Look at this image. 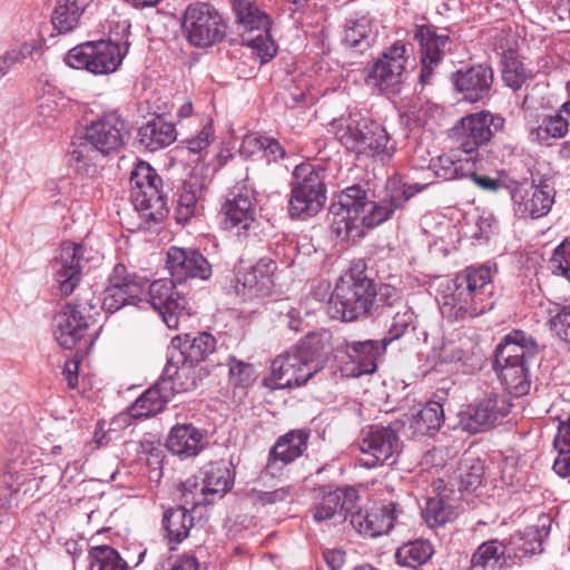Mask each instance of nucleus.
Returning <instances> with one entry per match:
<instances>
[{"instance_id": "nucleus-63", "label": "nucleus", "mask_w": 570, "mask_h": 570, "mask_svg": "<svg viewBox=\"0 0 570 570\" xmlns=\"http://www.w3.org/2000/svg\"><path fill=\"white\" fill-rule=\"evenodd\" d=\"M551 330L563 341L570 343V304L563 306L550 320Z\"/></svg>"}, {"instance_id": "nucleus-49", "label": "nucleus", "mask_w": 570, "mask_h": 570, "mask_svg": "<svg viewBox=\"0 0 570 570\" xmlns=\"http://www.w3.org/2000/svg\"><path fill=\"white\" fill-rule=\"evenodd\" d=\"M444 422L443 407L439 402L426 403L413 417L411 426L419 434H433Z\"/></svg>"}, {"instance_id": "nucleus-56", "label": "nucleus", "mask_w": 570, "mask_h": 570, "mask_svg": "<svg viewBox=\"0 0 570 570\" xmlns=\"http://www.w3.org/2000/svg\"><path fill=\"white\" fill-rule=\"evenodd\" d=\"M553 446L558 452V456L553 463V469L568 473V469L570 466V417L567 421H561L559 423Z\"/></svg>"}, {"instance_id": "nucleus-48", "label": "nucleus", "mask_w": 570, "mask_h": 570, "mask_svg": "<svg viewBox=\"0 0 570 570\" xmlns=\"http://www.w3.org/2000/svg\"><path fill=\"white\" fill-rule=\"evenodd\" d=\"M550 533V520L548 517H540L538 523L534 525L527 527L522 535L524 540L521 546V550L514 551V558H523L528 554H534L542 551V542L548 538Z\"/></svg>"}, {"instance_id": "nucleus-62", "label": "nucleus", "mask_w": 570, "mask_h": 570, "mask_svg": "<svg viewBox=\"0 0 570 570\" xmlns=\"http://www.w3.org/2000/svg\"><path fill=\"white\" fill-rule=\"evenodd\" d=\"M214 139V128L212 122H207L200 131L185 140L186 148L191 154L200 155L205 151Z\"/></svg>"}, {"instance_id": "nucleus-7", "label": "nucleus", "mask_w": 570, "mask_h": 570, "mask_svg": "<svg viewBox=\"0 0 570 570\" xmlns=\"http://www.w3.org/2000/svg\"><path fill=\"white\" fill-rule=\"evenodd\" d=\"M324 170L311 163L297 165L292 174L288 212L292 217H309L325 204Z\"/></svg>"}, {"instance_id": "nucleus-40", "label": "nucleus", "mask_w": 570, "mask_h": 570, "mask_svg": "<svg viewBox=\"0 0 570 570\" xmlns=\"http://www.w3.org/2000/svg\"><path fill=\"white\" fill-rule=\"evenodd\" d=\"M386 291L387 292L384 293V295L392 297V306L396 307V311L390 315L392 317V323L386 335L383 337V340L390 345L393 341L405 334L409 328H415V315L412 308L402 299L395 288H387Z\"/></svg>"}, {"instance_id": "nucleus-24", "label": "nucleus", "mask_w": 570, "mask_h": 570, "mask_svg": "<svg viewBox=\"0 0 570 570\" xmlns=\"http://www.w3.org/2000/svg\"><path fill=\"white\" fill-rule=\"evenodd\" d=\"M167 268L178 283L198 277L207 279L212 267L207 259L196 249L173 246L167 252Z\"/></svg>"}, {"instance_id": "nucleus-42", "label": "nucleus", "mask_w": 570, "mask_h": 570, "mask_svg": "<svg viewBox=\"0 0 570 570\" xmlns=\"http://www.w3.org/2000/svg\"><path fill=\"white\" fill-rule=\"evenodd\" d=\"M179 363L174 362L169 373L164 371L161 380H167L174 387V395L176 393L193 391L198 386V382L202 380L204 367L198 366L195 363L187 361H180Z\"/></svg>"}, {"instance_id": "nucleus-31", "label": "nucleus", "mask_w": 570, "mask_h": 570, "mask_svg": "<svg viewBox=\"0 0 570 570\" xmlns=\"http://www.w3.org/2000/svg\"><path fill=\"white\" fill-rule=\"evenodd\" d=\"M438 358L443 363H458L464 373L479 368L482 354L478 344L470 337L443 343L438 352Z\"/></svg>"}, {"instance_id": "nucleus-3", "label": "nucleus", "mask_w": 570, "mask_h": 570, "mask_svg": "<svg viewBox=\"0 0 570 570\" xmlns=\"http://www.w3.org/2000/svg\"><path fill=\"white\" fill-rule=\"evenodd\" d=\"M538 353L535 341L522 331H513L497 346L494 368L501 383L515 396L530 391L529 360Z\"/></svg>"}, {"instance_id": "nucleus-9", "label": "nucleus", "mask_w": 570, "mask_h": 570, "mask_svg": "<svg viewBox=\"0 0 570 570\" xmlns=\"http://www.w3.org/2000/svg\"><path fill=\"white\" fill-rule=\"evenodd\" d=\"M368 205L367 191L361 185L348 186L338 194L337 202L331 206V228L337 238L355 242L363 236L358 220Z\"/></svg>"}, {"instance_id": "nucleus-41", "label": "nucleus", "mask_w": 570, "mask_h": 570, "mask_svg": "<svg viewBox=\"0 0 570 570\" xmlns=\"http://www.w3.org/2000/svg\"><path fill=\"white\" fill-rule=\"evenodd\" d=\"M233 9L238 23L244 29L242 33L252 36L254 32L269 31V17L250 0H233Z\"/></svg>"}, {"instance_id": "nucleus-57", "label": "nucleus", "mask_w": 570, "mask_h": 570, "mask_svg": "<svg viewBox=\"0 0 570 570\" xmlns=\"http://www.w3.org/2000/svg\"><path fill=\"white\" fill-rule=\"evenodd\" d=\"M242 38L252 49V52L261 59L262 63L267 62L276 55L277 46L269 31L256 32L252 36L242 33Z\"/></svg>"}, {"instance_id": "nucleus-29", "label": "nucleus", "mask_w": 570, "mask_h": 570, "mask_svg": "<svg viewBox=\"0 0 570 570\" xmlns=\"http://www.w3.org/2000/svg\"><path fill=\"white\" fill-rule=\"evenodd\" d=\"M357 491L353 488L330 492L315 507L314 519L316 521L334 520L340 523L357 508Z\"/></svg>"}, {"instance_id": "nucleus-13", "label": "nucleus", "mask_w": 570, "mask_h": 570, "mask_svg": "<svg viewBox=\"0 0 570 570\" xmlns=\"http://www.w3.org/2000/svg\"><path fill=\"white\" fill-rule=\"evenodd\" d=\"M428 184H406L400 178H390L385 185V195L379 203H370L360 217L361 228H374L392 217L417 193L424 190Z\"/></svg>"}, {"instance_id": "nucleus-5", "label": "nucleus", "mask_w": 570, "mask_h": 570, "mask_svg": "<svg viewBox=\"0 0 570 570\" xmlns=\"http://www.w3.org/2000/svg\"><path fill=\"white\" fill-rule=\"evenodd\" d=\"M131 200L135 209L146 222L161 220L168 209L163 193V179L146 161H137L130 173Z\"/></svg>"}, {"instance_id": "nucleus-32", "label": "nucleus", "mask_w": 570, "mask_h": 570, "mask_svg": "<svg viewBox=\"0 0 570 570\" xmlns=\"http://www.w3.org/2000/svg\"><path fill=\"white\" fill-rule=\"evenodd\" d=\"M167 449L181 458L196 456L207 444L203 430L189 423L176 424L167 438Z\"/></svg>"}, {"instance_id": "nucleus-20", "label": "nucleus", "mask_w": 570, "mask_h": 570, "mask_svg": "<svg viewBox=\"0 0 570 570\" xmlns=\"http://www.w3.org/2000/svg\"><path fill=\"white\" fill-rule=\"evenodd\" d=\"M493 120L489 111L470 114L452 128V137L462 151L472 154L491 140Z\"/></svg>"}, {"instance_id": "nucleus-44", "label": "nucleus", "mask_w": 570, "mask_h": 570, "mask_svg": "<svg viewBox=\"0 0 570 570\" xmlns=\"http://www.w3.org/2000/svg\"><path fill=\"white\" fill-rule=\"evenodd\" d=\"M190 504H184L169 509L163 518V525L170 542L180 543L185 540L194 525V518L188 511Z\"/></svg>"}, {"instance_id": "nucleus-35", "label": "nucleus", "mask_w": 570, "mask_h": 570, "mask_svg": "<svg viewBox=\"0 0 570 570\" xmlns=\"http://www.w3.org/2000/svg\"><path fill=\"white\" fill-rule=\"evenodd\" d=\"M174 396V387L167 380H159L128 407V415L135 420L146 419L163 411Z\"/></svg>"}, {"instance_id": "nucleus-10", "label": "nucleus", "mask_w": 570, "mask_h": 570, "mask_svg": "<svg viewBox=\"0 0 570 570\" xmlns=\"http://www.w3.org/2000/svg\"><path fill=\"white\" fill-rule=\"evenodd\" d=\"M321 370V361L308 358L304 351L294 346L273 361L266 385L273 390L302 386Z\"/></svg>"}, {"instance_id": "nucleus-26", "label": "nucleus", "mask_w": 570, "mask_h": 570, "mask_svg": "<svg viewBox=\"0 0 570 570\" xmlns=\"http://www.w3.org/2000/svg\"><path fill=\"white\" fill-rule=\"evenodd\" d=\"M276 265L271 259H261L248 269H239L236 274L235 288L247 298L264 296L269 293L274 282L273 273Z\"/></svg>"}, {"instance_id": "nucleus-50", "label": "nucleus", "mask_w": 570, "mask_h": 570, "mask_svg": "<svg viewBox=\"0 0 570 570\" xmlns=\"http://www.w3.org/2000/svg\"><path fill=\"white\" fill-rule=\"evenodd\" d=\"M90 570H128V563L109 546L92 547L89 551Z\"/></svg>"}, {"instance_id": "nucleus-16", "label": "nucleus", "mask_w": 570, "mask_h": 570, "mask_svg": "<svg viewBox=\"0 0 570 570\" xmlns=\"http://www.w3.org/2000/svg\"><path fill=\"white\" fill-rule=\"evenodd\" d=\"M86 266L85 248L81 244L66 242L52 261V277L56 295L67 297L79 285Z\"/></svg>"}, {"instance_id": "nucleus-59", "label": "nucleus", "mask_w": 570, "mask_h": 570, "mask_svg": "<svg viewBox=\"0 0 570 570\" xmlns=\"http://www.w3.org/2000/svg\"><path fill=\"white\" fill-rule=\"evenodd\" d=\"M483 468L479 461L471 464L464 461L459 469V489L463 491H473L482 482Z\"/></svg>"}, {"instance_id": "nucleus-2", "label": "nucleus", "mask_w": 570, "mask_h": 570, "mask_svg": "<svg viewBox=\"0 0 570 570\" xmlns=\"http://www.w3.org/2000/svg\"><path fill=\"white\" fill-rule=\"evenodd\" d=\"M330 127L340 142L351 151L361 154L370 150L374 157L385 161L396 149L385 128L357 109L333 119Z\"/></svg>"}, {"instance_id": "nucleus-18", "label": "nucleus", "mask_w": 570, "mask_h": 570, "mask_svg": "<svg viewBox=\"0 0 570 570\" xmlns=\"http://www.w3.org/2000/svg\"><path fill=\"white\" fill-rule=\"evenodd\" d=\"M129 137L128 122L116 111L91 121L85 134V138L105 155L118 151Z\"/></svg>"}, {"instance_id": "nucleus-54", "label": "nucleus", "mask_w": 570, "mask_h": 570, "mask_svg": "<svg viewBox=\"0 0 570 570\" xmlns=\"http://www.w3.org/2000/svg\"><path fill=\"white\" fill-rule=\"evenodd\" d=\"M331 333L328 331H322L318 333H311L298 344L296 347L299 351H304L308 358L322 362V368L324 367L326 355L331 351Z\"/></svg>"}, {"instance_id": "nucleus-8", "label": "nucleus", "mask_w": 570, "mask_h": 570, "mask_svg": "<svg viewBox=\"0 0 570 570\" xmlns=\"http://www.w3.org/2000/svg\"><path fill=\"white\" fill-rule=\"evenodd\" d=\"M222 14L208 3L189 4L183 14L181 30L194 47L207 48L220 42L226 36Z\"/></svg>"}, {"instance_id": "nucleus-58", "label": "nucleus", "mask_w": 570, "mask_h": 570, "mask_svg": "<svg viewBox=\"0 0 570 570\" xmlns=\"http://www.w3.org/2000/svg\"><path fill=\"white\" fill-rule=\"evenodd\" d=\"M228 371L229 380L236 386H248L256 379L254 366L234 356L228 358Z\"/></svg>"}, {"instance_id": "nucleus-52", "label": "nucleus", "mask_w": 570, "mask_h": 570, "mask_svg": "<svg viewBox=\"0 0 570 570\" xmlns=\"http://www.w3.org/2000/svg\"><path fill=\"white\" fill-rule=\"evenodd\" d=\"M431 167L438 177L452 180L468 177L469 168L473 164L469 159H456L453 155L444 154L432 160Z\"/></svg>"}, {"instance_id": "nucleus-30", "label": "nucleus", "mask_w": 570, "mask_h": 570, "mask_svg": "<svg viewBox=\"0 0 570 570\" xmlns=\"http://www.w3.org/2000/svg\"><path fill=\"white\" fill-rule=\"evenodd\" d=\"M514 213L523 218L537 219L546 216L553 204L552 189L546 186H532L529 190L515 189L512 193Z\"/></svg>"}, {"instance_id": "nucleus-25", "label": "nucleus", "mask_w": 570, "mask_h": 570, "mask_svg": "<svg viewBox=\"0 0 570 570\" xmlns=\"http://www.w3.org/2000/svg\"><path fill=\"white\" fill-rule=\"evenodd\" d=\"M399 513V504L390 502L371 511L354 509L350 515V522L361 534L375 538L387 533L393 528Z\"/></svg>"}, {"instance_id": "nucleus-28", "label": "nucleus", "mask_w": 570, "mask_h": 570, "mask_svg": "<svg viewBox=\"0 0 570 570\" xmlns=\"http://www.w3.org/2000/svg\"><path fill=\"white\" fill-rule=\"evenodd\" d=\"M88 327L79 306L67 304L55 317V338L65 350H71Z\"/></svg>"}, {"instance_id": "nucleus-47", "label": "nucleus", "mask_w": 570, "mask_h": 570, "mask_svg": "<svg viewBox=\"0 0 570 570\" xmlns=\"http://www.w3.org/2000/svg\"><path fill=\"white\" fill-rule=\"evenodd\" d=\"M432 546L425 540H414L401 546L395 552L396 562L402 567L416 569L430 560Z\"/></svg>"}, {"instance_id": "nucleus-34", "label": "nucleus", "mask_w": 570, "mask_h": 570, "mask_svg": "<svg viewBox=\"0 0 570 570\" xmlns=\"http://www.w3.org/2000/svg\"><path fill=\"white\" fill-rule=\"evenodd\" d=\"M387 345L383 337L380 340L346 341L345 352L357 366L356 375L373 374Z\"/></svg>"}, {"instance_id": "nucleus-45", "label": "nucleus", "mask_w": 570, "mask_h": 570, "mask_svg": "<svg viewBox=\"0 0 570 570\" xmlns=\"http://www.w3.org/2000/svg\"><path fill=\"white\" fill-rule=\"evenodd\" d=\"M540 72V68L525 66L512 53L505 55L502 66V79L512 90H519L523 85Z\"/></svg>"}, {"instance_id": "nucleus-19", "label": "nucleus", "mask_w": 570, "mask_h": 570, "mask_svg": "<svg viewBox=\"0 0 570 570\" xmlns=\"http://www.w3.org/2000/svg\"><path fill=\"white\" fill-rule=\"evenodd\" d=\"M255 191L244 181L236 184L228 193L222 207L226 229L248 230L255 222Z\"/></svg>"}, {"instance_id": "nucleus-4", "label": "nucleus", "mask_w": 570, "mask_h": 570, "mask_svg": "<svg viewBox=\"0 0 570 570\" xmlns=\"http://www.w3.org/2000/svg\"><path fill=\"white\" fill-rule=\"evenodd\" d=\"M377 296L375 283L358 274H348L340 279L328 302L332 318L352 322L368 314Z\"/></svg>"}, {"instance_id": "nucleus-46", "label": "nucleus", "mask_w": 570, "mask_h": 570, "mask_svg": "<svg viewBox=\"0 0 570 570\" xmlns=\"http://www.w3.org/2000/svg\"><path fill=\"white\" fill-rule=\"evenodd\" d=\"M374 39L375 36L367 18L362 17L346 22L343 41L348 48L363 52L371 46Z\"/></svg>"}, {"instance_id": "nucleus-64", "label": "nucleus", "mask_w": 570, "mask_h": 570, "mask_svg": "<svg viewBox=\"0 0 570 570\" xmlns=\"http://www.w3.org/2000/svg\"><path fill=\"white\" fill-rule=\"evenodd\" d=\"M265 141V136L257 134L246 135L240 144L239 153L246 158L253 157L257 154H263Z\"/></svg>"}, {"instance_id": "nucleus-43", "label": "nucleus", "mask_w": 570, "mask_h": 570, "mask_svg": "<svg viewBox=\"0 0 570 570\" xmlns=\"http://www.w3.org/2000/svg\"><path fill=\"white\" fill-rule=\"evenodd\" d=\"M105 156L86 138L72 144L70 164L82 176L92 177L98 173L99 160Z\"/></svg>"}, {"instance_id": "nucleus-27", "label": "nucleus", "mask_w": 570, "mask_h": 570, "mask_svg": "<svg viewBox=\"0 0 570 570\" xmlns=\"http://www.w3.org/2000/svg\"><path fill=\"white\" fill-rule=\"evenodd\" d=\"M455 89L470 102H476L490 95L493 71L485 65H478L453 75Z\"/></svg>"}, {"instance_id": "nucleus-55", "label": "nucleus", "mask_w": 570, "mask_h": 570, "mask_svg": "<svg viewBox=\"0 0 570 570\" xmlns=\"http://www.w3.org/2000/svg\"><path fill=\"white\" fill-rule=\"evenodd\" d=\"M507 549L499 540H490L482 543L471 558L473 568L482 569L493 568L501 558L505 556Z\"/></svg>"}, {"instance_id": "nucleus-53", "label": "nucleus", "mask_w": 570, "mask_h": 570, "mask_svg": "<svg viewBox=\"0 0 570 570\" xmlns=\"http://www.w3.org/2000/svg\"><path fill=\"white\" fill-rule=\"evenodd\" d=\"M455 517V507L443 497L430 498L423 510V518L431 528L441 527Z\"/></svg>"}, {"instance_id": "nucleus-11", "label": "nucleus", "mask_w": 570, "mask_h": 570, "mask_svg": "<svg viewBox=\"0 0 570 570\" xmlns=\"http://www.w3.org/2000/svg\"><path fill=\"white\" fill-rule=\"evenodd\" d=\"M399 430L397 422L387 426L371 425L360 443L361 464L367 469L394 464L402 450Z\"/></svg>"}, {"instance_id": "nucleus-21", "label": "nucleus", "mask_w": 570, "mask_h": 570, "mask_svg": "<svg viewBox=\"0 0 570 570\" xmlns=\"http://www.w3.org/2000/svg\"><path fill=\"white\" fill-rule=\"evenodd\" d=\"M406 47L402 42H395L382 57L372 66L367 82L380 89H387L402 81V75L405 70L407 58L405 57Z\"/></svg>"}, {"instance_id": "nucleus-6", "label": "nucleus", "mask_w": 570, "mask_h": 570, "mask_svg": "<svg viewBox=\"0 0 570 570\" xmlns=\"http://www.w3.org/2000/svg\"><path fill=\"white\" fill-rule=\"evenodd\" d=\"M129 49V42L114 40L87 41L68 51L65 61L75 69L92 75H110L118 70Z\"/></svg>"}, {"instance_id": "nucleus-17", "label": "nucleus", "mask_w": 570, "mask_h": 570, "mask_svg": "<svg viewBox=\"0 0 570 570\" xmlns=\"http://www.w3.org/2000/svg\"><path fill=\"white\" fill-rule=\"evenodd\" d=\"M414 40L419 43L421 55L420 80L425 85L430 82L434 69L451 50L452 41L445 31L432 24L417 26Z\"/></svg>"}, {"instance_id": "nucleus-39", "label": "nucleus", "mask_w": 570, "mask_h": 570, "mask_svg": "<svg viewBox=\"0 0 570 570\" xmlns=\"http://www.w3.org/2000/svg\"><path fill=\"white\" fill-rule=\"evenodd\" d=\"M570 125V101L562 104L560 110L556 115L543 116L541 124L532 128L531 137L540 144L549 145L551 138H562Z\"/></svg>"}, {"instance_id": "nucleus-36", "label": "nucleus", "mask_w": 570, "mask_h": 570, "mask_svg": "<svg viewBox=\"0 0 570 570\" xmlns=\"http://www.w3.org/2000/svg\"><path fill=\"white\" fill-rule=\"evenodd\" d=\"M205 190L204 179L198 176H190L181 184L175 212L176 220L179 224H187L199 213V200Z\"/></svg>"}, {"instance_id": "nucleus-15", "label": "nucleus", "mask_w": 570, "mask_h": 570, "mask_svg": "<svg viewBox=\"0 0 570 570\" xmlns=\"http://www.w3.org/2000/svg\"><path fill=\"white\" fill-rule=\"evenodd\" d=\"M144 301L159 313L169 328H179L181 321H187L190 313L187 312V301L178 291L173 279H157L148 286V293Z\"/></svg>"}, {"instance_id": "nucleus-22", "label": "nucleus", "mask_w": 570, "mask_h": 570, "mask_svg": "<svg viewBox=\"0 0 570 570\" xmlns=\"http://www.w3.org/2000/svg\"><path fill=\"white\" fill-rule=\"evenodd\" d=\"M215 347L216 340L209 333L202 332L194 336L191 334H185L184 336L178 335L171 340L166 372H170L173 363L176 362V360L177 363L187 361L199 364L215 351Z\"/></svg>"}, {"instance_id": "nucleus-23", "label": "nucleus", "mask_w": 570, "mask_h": 570, "mask_svg": "<svg viewBox=\"0 0 570 570\" xmlns=\"http://www.w3.org/2000/svg\"><path fill=\"white\" fill-rule=\"evenodd\" d=\"M509 411L510 404L503 396L493 392L487 393L469 405L465 429L470 433H479L508 415Z\"/></svg>"}, {"instance_id": "nucleus-61", "label": "nucleus", "mask_w": 570, "mask_h": 570, "mask_svg": "<svg viewBox=\"0 0 570 570\" xmlns=\"http://www.w3.org/2000/svg\"><path fill=\"white\" fill-rule=\"evenodd\" d=\"M60 102H63V98L57 92L48 91L39 98L37 114L43 119V124L49 125L60 114Z\"/></svg>"}, {"instance_id": "nucleus-14", "label": "nucleus", "mask_w": 570, "mask_h": 570, "mask_svg": "<svg viewBox=\"0 0 570 570\" xmlns=\"http://www.w3.org/2000/svg\"><path fill=\"white\" fill-rule=\"evenodd\" d=\"M108 286L104 292L102 308L115 313L126 305H137L144 302L147 281L131 274L127 267L118 263L108 277Z\"/></svg>"}, {"instance_id": "nucleus-1", "label": "nucleus", "mask_w": 570, "mask_h": 570, "mask_svg": "<svg viewBox=\"0 0 570 570\" xmlns=\"http://www.w3.org/2000/svg\"><path fill=\"white\" fill-rule=\"evenodd\" d=\"M494 285L488 266H469L448 283L440 312L450 321L478 317L494 306Z\"/></svg>"}, {"instance_id": "nucleus-37", "label": "nucleus", "mask_w": 570, "mask_h": 570, "mask_svg": "<svg viewBox=\"0 0 570 570\" xmlns=\"http://www.w3.org/2000/svg\"><path fill=\"white\" fill-rule=\"evenodd\" d=\"M139 142L148 150L155 151L173 144L177 131L173 122L156 117L139 128Z\"/></svg>"}, {"instance_id": "nucleus-38", "label": "nucleus", "mask_w": 570, "mask_h": 570, "mask_svg": "<svg viewBox=\"0 0 570 570\" xmlns=\"http://www.w3.org/2000/svg\"><path fill=\"white\" fill-rule=\"evenodd\" d=\"M96 0H57L52 13V24L60 32L66 33L76 29L82 16L90 9Z\"/></svg>"}, {"instance_id": "nucleus-51", "label": "nucleus", "mask_w": 570, "mask_h": 570, "mask_svg": "<svg viewBox=\"0 0 570 570\" xmlns=\"http://www.w3.org/2000/svg\"><path fill=\"white\" fill-rule=\"evenodd\" d=\"M24 475L8 471L0 475V523L7 512L17 504V494L20 492Z\"/></svg>"}, {"instance_id": "nucleus-33", "label": "nucleus", "mask_w": 570, "mask_h": 570, "mask_svg": "<svg viewBox=\"0 0 570 570\" xmlns=\"http://www.w3.org/2000/svg\"><path fill=\"white\" fill-rule=\"evenodd\" d=\"M308 436L305 430H293L281 436L271 450L266 468L271 471L281 470L299 458L307 448Z\"/></svg>"}, {"instance_id": "nucleus-12", "label": "nucleus", "mask_w": 570, "mask_h": 570, "mask_svg": "<svg viewBox=\"0 0 570 570\" xmlns=\"http://www.w3.org/2000/svg\"><path fill=\"white\" fill-rule=\"evenodd\" d=\"M203 485L198 489L195 479H188L183 484V499L191 509L208 504L216 498H223L233 487L234 476L224 462H212L203 469Z\"/></svg>"}, {"instance_id": "nucleus-60", "label": "nucleus", "mask_w": 570, "mask_h": 570, "mask_svg": "<svg viewBox=\"0 0 570 570\" xmlns=\"http://www.w3.org/2000/svg\"><path fill=\"white\" fill-rule=\"evenodd\" d=\"M550 265L553 274L570 281V236L556 247Z\"/></svg>"}]
</instances>
